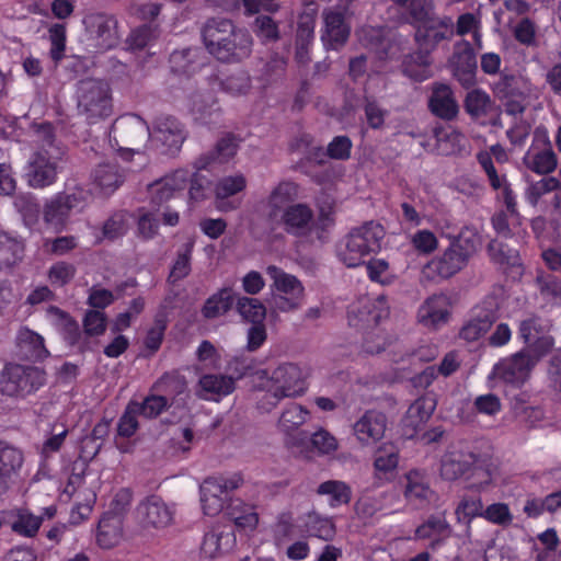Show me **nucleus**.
I'll list each match as a JSON object with an SVG mask.
<instances>
[{
	"mask_svg": "<svg viewBox=\"0 0 561 561\" xmlns=\"http://www.w3.org/2000/svg\"><path fill=\"white\" fill-rule=\"evenodd\" d=\"M525 351H518L511 357L504 358L493 366L490 378L497 379L513 388H520L530 377L531 370L539 363Z\"/></svg>",
	"mask_w": 561,
	"mask_h": 561,
	"instance_id": "12",
	"label": "nucleus"
},
{
	"mask_svg": "<svg viewBox=\"0 0 561 561\" xmlns=\"http://www.w3.org/2000/svg\"><path fill=\"white\" fill-rule=\"evenodd\" d=\"M403 494L405 500L416 508H425L436 500L428 476L417 469H412L405 474Z\"/></svg>",
	"mask_w": 561,
	"mask_h": 561,
	"instance_id": "17",
	"label": "nucleus"
},
{
	"mask_svg": "<svg viewBox=\"0 0 561 561\" xmlns=\"http://www.w3.org/2000/svg\"><path fill=\"white\" fill-rule=\"evenodd\" d=\"M451 535V527L442 515H431L423 524L415 529V537L419 539H431L430 548L436 550Z\"/></svg>",
	"mask_w": 561,
	"mask_h": 561,
	"instance_id": "33",
	"label": "nucleus"
},
{
	"mask_svg": "<svg viewBox=\"0 0 561 561\" xmlns=\"http://www.w3.org/2000/svg\"><path fill=\"white\" fill-rule=\"evenodd\" d=\"M24 240L9 232L0 231V270L11 267L24 256Z\"/></svg>",
	"mask_w": 561,
	"mask_h": 561,
	"instance_id": "38",
	"label": "nucleus"
},
{
	"mask_svg": "<svg viewBox=\"0 0 561 561\" xmlns=\"http://www.w3.org/2000/svg\"><path fill=\"white\" fill-rule=\"evenodd\" d=\"M83 24L87 32L100 41L102 47L111 48L115 45L117 22L113 15L102 12L89 13L84 16Z\"/></svg>",
	"mask_w": 561,
	"mask_h": 561,
	"instance_id": "23",
	"label": "nucleus"
},
{
	"mask_svg": "<svg viewBox=\"0 0 561 561\" xmlns=\"http://www.w3.org/2000/svg\"><path fill=\"white\" fill-rule=\"evenodd\" d=\"M308 415L309 411L306 408L298 403H290L284 409L278 425L289 434L290 431L298 430L306 422Z\"/></svg>",
	"mask_w": 561,
	"mask_h": 561,
	"instance_id": "51",
	"label": "nucleus"
},
{
	"mask_svg": "<svg viewBox=\"0 0 561 561\" xmlns=\"http://www.w3.org/2000/svg\"><path fill=\"white\" fill-rule=\"evenodd\" d=\"M78 110L85 115L89 124H95L113 113L110 87L100 80L81 81L78 89Z\"/></svg>",
	"mask_w": 561,
	"mask_h": 561,
	"instance_id": "8",
	"label": "nucleus"
},
{
	"mask_svg": "<svg viewBox=\"0 0 561 561\" xmlns=\"http://www.w3.org/2000/svg\"><path fill=\"white\" fill-rule=\"evenodd\" d=\"M255 368V359L253 357L247 356V355H237L233 356L228 363H227V371L229 375H227L230 378H233V382L236 383V380L242 379L248 374H250Z\"/></svg>",
	"mask_w": 561,
	"mask_h": 561,
	"instance_id": "63",
	"label": "nucleus"
},
{
	"mask_svg": "<svg viewBox=\"0 0 561 561\" xmlns=\"http://www.w3.org/2000/svg\"><path fill=\"white\" fill-rule=\"evenodd\" d=\"M399 463V451L393 445L378 448L374 459V468L377 478L392 473Z\"/></svg>",
	"mask_w": 561,
	"mask_h": 561,
	"instance_id": "48",
	"label": "nucleus"
},
{
	"mask_svg": "<svg viewBox=\"0 0 561 561\" xmlns=\"http://www.w3.org/2000/svg\"><path fill=\"white\" fill-rule=\"evenodd\" d=\"M319 495L329 496L331 507H339L348 504L352 497V489L344 481L328 480L319 484L317 489Z\"/></svg>",
	"mask_w": 561,
	"mask_h": 561,
	"instance_id": "46",
	"label": "nucleus"
},
{
	"mask_svg": "<svg viewBox=\"0 0 561 561\" xmlns=\"http://www.w3.org/2000/svg\"><path fill=\"white\" fill-rule=\"evenodd\" d=\"M513 80V77H504L503 80L500 83H497L496 89L499 93H503V98L505 99L503 103L505 113L507 115L516 117L525 112L526 102L525 96L522 93H512L510 82Z\"/></svg>",
	"mask_w": 561,
	"mask_h": 561,
	"instance_id": "47",
	"label": "nucleus"
},
{
	"mask_svg": "<svg viewBox=\"0 0 561 561\" xmlns=\"http://www.w3.org/2000/svg\"><path fill=\"white\" fill-rule=\"evenodd\" d=\"M93 184L104 196L112 195L125 180L124 170L115 162L100 163L92 174Z\"/></svg>",
	"mask_w": 561,
	"mask_h": 561,
	"instance_id": "30",
	"label": "nucleus"
},
{
	"mask_svg": "<svg viewBox=\"0 0 561 561\" xmlns=\"http://www.w3.org/2000/svg\"><path fill=\"white\" fill-rule=\"evenodd\" d=\"M352 148L353 142L348 136H335L327 146V154L330 159L346 161L351 158Z\"/></svg>",
	"mask_w": 561,
	"mask_h": 561,
	"instance_id": "64",
	"label": "nucleus"
},
{
	"mask_svg": "<svg viewBox=\"0 0 561 561\" xmlns=\"http://www.w3.org/2000/svg\"><path fill=\"white\" fill-rule=\"evenodd\" d=\"M79 244V239L76 236H61L57 238H47L43 242V248L46 253L57 256H62L73 251Z\"/></svg>",
	"mask_w": 561,
	"mask_h": 561,
	"instance_id": "58",
	"label": "nucleus"
},
{
	"mask_svg": "<svg viewBox=\"0 0 561 561\" xmlns=\"http://www.w3.org/2000/svg\"><path fill=\"white\" fill-rule=\"evenodd\" d=\"M24 462L21 449L0 439V496L5 494L19 476Z\"/></svg>",
	"mask_w": 561,
	"mask_h": 561,
	"instance_id": "18",
	"label": "nucleus"
},
{
	"mask_svg": "<svg viewBox=\"0 0 561 561\" xmlns=\"http://www.w3.org/2000/svg\"><path fill=\"white\" fill-rule=\"evenodd\" d=\"M256 375L270 381L274 388L272 393H265L257 402V408L265 412H270L284 398L302 396L308 388L307 375L296 363L284 362L271 373L268 369H260Z\"/></svg>",
	"mask_w": 561,
	"mask_h": 561,
	"instance_id": "3",
	"label": "nucleus"
},
{
	"mask_svg": "<svg viewBox=\"0 0 561 561\" xmlns=\"http://www.w3.org/2000/svg\"><path fill=\"white\" fill-rule=\"evenodd\" d=\"M215 482L214 479H205L201 485L202 508L207 516L217 515L224 507L222 494L225 493L218 488L219 484H215Z\"/></svg>",
	"mask_w": 561,
	"mask_h": 561,
	"instance_id": "41",
	"label": "nucleus"
},
{
	"mask_svg": "<svg viewBox=\"0 0 561 561\" xmlns=\"http://www.w3.org/2000/svg\"><path fill=\"white\" fill-rule=\"evenodd\" d=\"M387 421L383 412L375 409L367 410L354 423V435L363 446L375 445L385 436Z\"/></svg>",
	"mask_w": 561,
	"mask_h": 561,
	"instance_id": "15",
	"label": "nucleus"
},
{
	"mask_svg": "<svg viewBox=\"0 0 561 561\" xmlns=\"http://www.w3.org/2000/svg\"><path fill=\"white\" fill-rule=\"evenodd\" d=\"M16 347L19 355L30 362L43 360L49 355L44 337L27 327L19 330Z\"/></svg>",
	"mask_w": 561,
	"mask_h": 561,
	"instance_id": "28",
	"label": "nucleus"
},
{
	"mask_svg": "<svg viewBox=\"0 0 561 561\" xmlns=\"http://www.w3.org/2000/svg\"><path fill=\"white\" fill-rule=\"evenodd\" d=\"M220 84L225 92L233 96L244 95L251 89V78L247 72L239 71L225 78Z\"/></svg>",
	"mask_w": 561,
	"mask_h": 561,
	"instance_id": "62",
	"label": "nucleus"
},
{
	"mask_svg": "<svg viewBox=\"0 0 561 561\" xmlns=\"http://www.w3.org/2000/svg\"><path fill=\"white\" fill-rule=\"evenodd\" d=\"M78 198L75 194L58 193L44 207V220L56 230H61L73 207L77 206Z\"/></svg>",
	"mask_w": 561,
	"mask_h": 561,
	"instance_id": "26",
	"label": "nucleus"
},
{
	"mask_svg": "<svg viewBox=\"0 0 561 561\" xmlns=\"http://www.w3.org/2000/svg\"><path fill=\"white\" fill-rule=\"evenodd\" d=\"M170 69L174 75L191 77L205 65L199 48L187 47L172 51L169 58Z\"/></svg>",
	"mask_w": 561,
	"mask_h": 561,
	"instance_id": "32",
	"label": "nucleus"
},
{
	"mask_svg": "<svg viewBox=\"0 0 561 561\" xmlns=\"http://www.w3.org/2000/svg\"><path fill=\"white\" fill-rule=\"evenodd\" d=\"M135 408L139 416L146 419H154L159 416L168 407V400L163 396L150 394L142 402L135 400L129 401Z\"/></svg>",
	"mask_w": 561,
	"mask_h": 561,
	"instance_id": "52",
	"label": "nucleus"
},
{
	"mask_svg": "<svg viewBox=\"0 0 561 561\" xmlns=\"http://www.w3.org/2000/svg\"><path fill=\"white\" fill-rule=\"evenodd\" d=\"M523 162L528 170L540 175L550 174L557 169L558 158L546 129L537 128L534 131L531 145L525 152Z\"/></svg>",
	"mask_w": 561,
	"mask_h": 561,
	"instance_id": "13",
	"label": "nucleus"
},
{
	"mask_svg": "<svg viewBox=\"0 0 561 561\" xmlns=\"http://www.w3.org/2000/svg\"><path fill=\"white\" fill-rule=\"evenodd\" d=\"M426 10L424 16L414 19L410 24L414 26V39L417 46L432 53L443 41H449L455 34L453 20L448 16L439 18Z\"/></svg>",
	"mask_w": 561,
	"mask_h": 561,
	"instance_id": "9",
	"label": "nucleus"
},
{
	"mask_svg": "<svg viewBox=\"0 0 561 561\" xmlns=\"http://www.w3.org/2000/svg\"><path fill=\"white\" fill-rule=\"evenodd\" d=\"M450 65L453 76L461 87L469 89L477 83V56L469 42H465L463 47L454 53Z\"/></svg>",
	"mask_w": 561,
	"mask_h": 561,
	"instance_id": "19",
	"label": "nucleus"
},
{
	"mask_svg": "<svg viewBox=\"0 0 561 561\" xmlns=\"http://www.w3.org/2000/svg\"><path fill=\"white\" fill-rule=\"evenodd\" d=\"M290 444L298 446L310 444L319 454H330L337 448L336 438L323 428H320L310 437L308 433L300 431L298 432L297 442H290Z\"/></svg>",
	"mask_w": 561,
	"mask_h": 561,
	"instance_id": "44",
	"label": "nucleus"
},
{
	"mask_svg": "<svg viewBox=\"0 0 561 561\" xmlns=\"http://www.w3.org/2000/svg\"><path fill=\"white\" fill-rule=\"evenodd\" d=\"M501 302L495 295H486L467 312L458 336L468 343L484 337L500 318Z\"/></svg>",
	"mask_w": 561,
	"mask_h": 561,
	"instance_id": "6",
	"label": "nucleus"
},
{
	"mask_svg": "<svg viewBox=\"0 0 561 561\" xmlns=\"http://www.w3.org/2000/svg\"><path fill=\"white\" fill-rule=\"evenodd\" d=\"M154 134L170 149H180L185 139L183 125L171 115H161L156 119Z\"/></svg>",
	"mask_w": 561,
	"mask_h": 561,
	"instance_id": "34",
	"label": "nucleus"
},
{
	"mask_svg": "<svg viewBox=\"0 0 561 561\" xmlns=\"http://www.w3.org/2000/svg\"><path fill=\"white\" fill-rule=\"evenodd\" d=\"M193 251V243L185 244L183 251L178 253L176 260L172 265L168 280L175 284L185 278L191 273V256Z\"/></svg>",
	"mask_w": 561,
	"mask_h": 561,
	"instance_id": "57",
	"label": "nucleus"
},
{
	"mask_svg": "<svg viewBox=\"0 0 561 561\" xmlns=\"http://www.w3.org/2000/svg\"><path fill=\"white\" fill-rule=\"evenodd\" d=\"M390 314L388 301L383 296L360 301L359 307L348 312V322L353 327L368 329L378 325Z\"/></svg>",
	"mask_w": 561,
	"mask_h": 561,
	"instance_id": "16",
	"label": "nucleus"
},
{
	"mask_svg": "<svg viewBox=\"0 0 561 561\" xmlns=\"http://www.w3.org/2000/svg\"><path fill=\"white\" fill-rule=\"evenodd\" d=\"M428 108L433 115L445 121H453L457 116L459 106L448 84L439 82L433 84Z\"/></svg>",
	"mask_w": 561,
	"mask_h": 561,
	"instance_id": "25",
	"label": "nucleus"
},
{
	"mask_svg": "<svg viewBox=\"0 0 561 561\" xmlns=\"http://www.w3.org/2000/svg\"><path fill=\"white\" fill-rule=\"evenodd\" d=\"M440 476L448 481L465 478L469 481L467 488L478 492L492 483L490 460L470 450L448 451L442 460Z\"/></svg>",
	"mask_w": 561,
	"mask_h": 561,
	"instance_id": "2",
	"label": "nucleus"
},
{
	"mask_svg": "<svg viewBox=\"0 0 561 561\" xmlns=\"http://www.w3.org/2000/svg\"><path fill=\"white\" fill-rule=\"evenodd\" d=\"M188 170L179 169L149 185L151 203L161 206L187 186Z\"/></svg>",
	"mask_w": 561,
	"mask_h": 561,
	"instance_id": "22",
	"label": "nucleus"
},
{
	"mask_svg": "<svg viewBox=\"0 0 561 561\" xmlns=\"http://www.w3.org/2000/svg\"><path fill=\"white\" fill-rule=\"evenodd\" d=\"M266 273L273 279L277 291L304 298L305 287L295 275L288 274L275 265L267 266Z\"/></svg>",
	"mask_w": 561,
	"mask_h": 561,
	"instance_id": "39",
	"label": "nucleus"
},
{
	"mask_svg": "<svg viewBox=\"0 0 561 561\" xmlns=\"http://www.w3.org/2000/svg\"><path fill=\"white\" fill-rule=\"evenodd\" d=\"M77 268L72 263L58 261L48 268L47 278L55 287H64L76 276Z\"/></svg>",
	"mask_w": 561,
	"mask_h": 561,
	"instance_id": "55",
	"label": "nucleus"
},
{
	"mask_svg": "<svg viewBox=\"0 0 561 561\" xmlns=\"http://www.w3.org/2000/svg\"><path fill=\"white\" fill-rule=\"evenodd\" d=\"M199 386L203 391L210 393V396L206 397V399L213 400L226 397L232 393L233 390L236 389L233 378H230L227 375H204L199 379Z\"/></svg>",
	"mask_w": 561,
	"mask_h": 561,
	"instance_id": "42",
	"label": "nucleus"
},
{
	"mask_svg": "<svg viewBox=\"0 0 561 561\" xmlns=\"http://www.w3.org/2000/svg\"><path fill=\"white\" fill-rule=\"evenodd\" d=\"M44 380V373L37 367L10 363L3 368L0 386L7 396H24L36 391Z\"/></svg>",
	"mask_w": 561,
	"mask_h": 561,
	"instance_id": "11",
	"label": "nucleus"
},
{
	"mask_svg": "<svg viewBox=\"0 0 561 561\" xmlns=\"http://www.w3.org/2000/svg\"><path fill=\"white\" fill-rule=\"evenodd\" d=\"M253 32L263 44L274 43L279 39V27L270 15H257L253 23Z\"/></svg>",
	"mask_w": 561,
	"mask_h": 561,
	"instance_id": "54",
	"label": "nucleus"
},
{
	"mask_svg": "<svg viewBox=\"0 0 561 561\" xmlns=\"http://www.w3.org/2000/svg\"><path fill=\"white\" fill-rule=\"evenodd\" d=\"M48 312L57 316L62 321L61 335L67 345L83 350L81 346L82 332L78 321L57 306H50Z\"/></svg>",
	"mask_w": 561,
	"mask_h": 561,
	"instance_id": "45",
	"label": "nucleus"
},
{
	"mask_svg": "<svg viewBox=\"0 0 561 561\" xmlns=\"http://www.w3.org/2000/svg\"><path fill=\"white\" fill-rule=\"evenodd\" d=\"M410 243L420 255H431L439 245L438 238L428 229L416 230L410 236Z\"/></svg>",
	"mask_w": 561,
	"mask_h": 561,
	"instance_id": "53",
	"label": "nucleus"
},
{
	"mask_svg": "<svg viewBox=\"0 0 561 561\" xmlns=\"http://www.w3.org/2000/svg\"><path fill=\"white\" fill-rule=\"evenodd\" d=\"M173 514L164 501L156 494L145 497L136 507V518L142 528H163Z\"/></svg>",
	"mask_w": 561,
	"mask_h": 561,
	"instance_id": "14",
	"label": "nucleus"
},
{
	"mask_svg": "<svg viewBox=\"0 0 561 561\" xmlns=\"http://www.w3.org/2000/svg\"><path fill=\"white\" fill-rule=\"evenodd\" d=\"M247 181L242 174L225 176L220 179L216 186V197L219 199L228 198L245 188Z\"/></svg>",
	"mask_w": 561,
	"mask_h": 561,
	"instance_id": "61",
	"label": "nucleus"
},
{
	"mask_svg": "<svg viewBox=\"0 0 561 561\" xmlns=\"http://www.w3.org/2000/svg\"><path fill=\"white\" fill-rule=\"evenodd\" d=\"M207 51L221 62H240L252 53L253 39L245 28L237 27L229 19H208L202 28Z\"/></svg>",
	"mask_w": 561,
	"mask_h": 561,
	"instance_id": "1",
	"label": "nucleus"
},
{
	"mask_svg": "<svg viewBox=\"0 0 561 561\" xmlns=\"http://www.w3.org/2000/svg\"><path fill=\"white\" fill-rule=\"evenodd\" d=\"M27 183L33 188H44L57 180V164L47 152H35L26 167Z\"/></svg>",
	"mask_w": 561,
	"mask_h": 561,
	"instance_id": "20",
	"label": "nucleus"
},
{
	"mask_svg": "<svg viewBox=\"0 0 561 561\" xmlns=\"http://www.w3.org/2000/svg\"><path fill=\"white\" fill-rule=\"evenodd\" d=\"M122 533L123 518L104 513L99 520L96 543L103 549H111L118 543Z\"/></svg>",
	"mask_w": 561,
	"mask_h": 561,
	"instance_id": "35",
	"label": "nucleus"
},
{
	"mask_svg": "<svg viewBox=\"0 0 561 561\" xmlns=\"http://www.w3.org/2000/svg\"><path fill=\"white\" fill-rule=\"evenodd\" d=\"M158 35V25L152 23L142 24L130 32L127 42L133 49H144L156 39Z\"/></svg>",
	"mask_w": 561,
	"mask_h": 561,
	"instance_id": "56",
	"label": "nucleus"
},
{
	"mask_svg": "<svg viewBox=\"0 0 561 561\" xmlns=\"http://www.w3.org/2000/svg\"><path fill=\"white\" fill-rule=\"evenodd\" d=\"M436 401L431 397H420L407 410L403 424L417 432L432 416Z\"/></svg>",
	"mask_w": 561,
	"mask_h": 561,
	"instance_id": "37",
	"label": "nucleus"
},
{
	"mask_svg": "<svg viewBox=\"0 0 561 561\" xmlns=\"http://www.w3.org/2000/svg\"><path fill=\"white\" fill-rule=\"evenodd\" d=\"M168 329V314L164 309H160L153 319V325L146 332L144 347L148 352L147 356L156 354L164 340Z\"/></svg>",
	"mask_w": 561,
	"mask_h": 561,
	"instance_id": "40",
	"label": "nucleus"
},
{
	"mask_svg": "<svg viewBox=\"0 0 561 561\" xmlns=\"http://www.w3.org/2000/svg\"><path fill=\"white\" fill-rule=\"evenodd\" d=\"M234 304L231 288L224 287L210 295L201 308V314L205 320H214L228 313Z\"/></svg>",
	"mask_w": 561,
	"mask_h": 561,
	"instance_id": "36",
	"label": "nucleus"
},
{
	"mask_svg": "<svg viewBox=\"0 0 561 561\" xmlns=\"http://www.w3.org/2000/svg\"><path fill=\"white\" fill-rule=\"evenodd\" d=\"M50 43L49 57L57 66L65 57L67 44V26L65 23H54L48 27Z\"/></svg>",
	"mask_w": 561,
	"mask_h": 561,
	"instance_id": "50",
	"label": "nucleus"
},
{
	"mask_svg": "<svg viewBox=\"0 0 561 561\" xmlns=\"http://www.w3.org/2000/svg\"><path fill=\"white\" fill-rule=\"evenodd\" d=\"M549 332L548 323L539 316L531 314L518 324L517 337L525 344L520 351L528 352L536 358H543L554 346V337Z\"/></svg>",
	"mask_w": 561,
	"mask_h": 561,
	"instance_id": "10",
	"label": "nucleus"
},
{
	"mask_svg": "<svg viewBox=\"0 0 561 561\" xmlns=\"http://www.w3.org/2000/svg\"><path fill=\"white\" fill-rule=\"evenodd\" d=\"M474 251L471 239L454 238L442 254L434 256L422 267V277L430 282L449 279L468 265Z\"/></svg>",
	"mask_w": 561,
	"mask_h": 561,
	"instance_id": "5",
	"label": "nucleus"
},
{
	"mask_svg": "<svg viewBox=\"0 0 561 561\" xmlns=\"http://www.w3.org/2000/svg\"><path fill=\"white\" fill-rule=\"evenodd\" d=\"M237 311L243 320L251 324L264 322L266 318V308L256 298L239 297L237 299Z\"/></svg>",
	"mask_w": 561,
	"mask_h": 561,
	"instance_id": "49",
	"label": "nucleus"
},
{
	"mask_svg": "<svg viewBox=\"0 0 561 561\" xmlns=\"http://www.w3.org/2000/svg\"><path fill=\"white\" fill-rule=\"evenodd\" d=\"M325 36L331 49H340L346 44L351 34V26L341 11L327 10L323 12Z\"/></svg>",
	"mask_w": 561,
	"mask_h": 561,
	"instance_id": "29",
	"label": "nucleus"
},
{
	"mask_svg": "<svg viewBox=\"0 0 561 561\" xmlns=\"http://www.w3.org/2000/svg\"><path fill=\"white\" fill-rule=\"evenodd\" d=\"M304 527L309 537H316L324 541H331L336 534L333 519L322 517L317 513H309L306 516Z\"/></svg>",
	"mask_w": 561,
	"mask_h": 561,
	"instance_id": "43",
	"label": "nucleus"
},
{
	"mask_svg": "<svg viewBox=\"0 0 561 561\" xmlns=\"http://www.w3.org/2000/svg\"><path fill=\"white\" fill-rule=\"evenodd\" d=\"M329 219L328 214L320 213L316 220L314 211L307 203H296L286 207L278 215L277 220L273 221L278 224L287 234L296 238H307L316 229L318 239L321 240L325 230V221Z\"/></svg>",
	"mask_w": 561,
	"mask_h": 561,
	"instance_id": "7",
	"label": "nucleus"
},
{
	"mask_svg": "<svg viewBox=\"0 0 561 561\" xmlns=\"http://www.w3.org/2000/svg\"><path fill=\"white\" fill-rule=\"evenodd\" d=\"M490 105V96L488 93L480 89H476L469 92L465 100V110L469 115L473 117H479L486 114Z\"/></svg>",
	"mask_w": 561,
	"mask_h": 561,
	"instance_id": "59",
	"label": "nucleus"
},
{
	"mask_svg": "<svg viewBox=\"0 0 561 561\" xmlns=\"http://www.w3.org/2000/svg\"><path fill=\"white\" fill-rule=\"evenodd\" d=\"M432 64L431 53L419 47L403 58L402 73L415 82H423L433 76Z\"/></svg>",
	"mask_w": 561,
	"mask_h": 561,
	"instance_id": "31",
	"label": "nucleus"
},
{
	"mask_svg": "<svg viewBox=\"0 0 561 561\" xmlns=\"http://www.w3.org/2000/svg\"><path fill=\"white\" fill-rule=\"evenodd\" d=\"M385 234L383 226L374 220L353 228L345 238V248L339 251L340 260L347 267L364 264L366 257L380 251Z\"/></svg>",
	"mask_w": 561,
	"mask_h": 561,
	"instance_id": "4",
	"label": "nucleus"
},
{
	"mask_svg": "<svg viewBox=\"0 0 561 561\" xmlns=\"http://www.w3.org/2000/svg\"><path fill=\"white\" fill-rule=\"evenodd\" d=\"M82 325L85 335L100 336L106 331V314L101 310L89 309L83 316Z\"/></svg>",
	"mask_w": 561,
	"mask_h": 561,
	"instance_id": "60",
	"label": "nucleus"
},
{
	"mask_svg": "<svg viewBox=\"0 0 561 561\" xmlns=\"http://www.w3.org/2000/svg\"><path fill=\"white\" fill-rule=\"evenodd\" d=\"M449 299L443 295H432L420 307L417 317L421 324L430 329L448 322L450 317Z\"/></svg>",
	"mask_w": 561,
	"mask_h": 561,
	"instance_id": "24",
	"label": "nucleus"
},
{
	"mask_svg": "<svg viewBox=\"0 0 561 561\" xmlns=\"http://www.w3.org/2000/svg\"><path fill=\"white\" fill-rule=\"evenodd\" d=\"M300 197V185L290 180H283L273 187L266 198L267 217L277 220L278 215L297 203Z\"/></svg>",
	"mask_w": 561,
	"mask_h": 561,
	"instance_id": "21",
	"label": "nucleus"
},
{
	"mask_svg": "<svg viewBox=\"0 0 561 561\" xmlns=\"http://www.w3.org/2000/svg\"><path fill=\"white\" fill-rule=\"evenodd\" d=\"M238 150V139L231 133L221 137L213 151L201 154L195 161L197 170H209L216 163H225L232 158Z\"/></svg>",
	"mask_w": 561,
	"mask_h": 561,
	"instance_id": "27",
	"label": "nucleus"
}]
</instances>
